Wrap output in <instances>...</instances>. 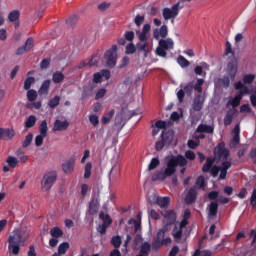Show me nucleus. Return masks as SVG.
<instances>
[{
    "mask_svg": "<svg viewBox=\"0 0 256 256\" xmlns=\"http://www.w3.org/2000/svg\"><path fill=\"white\" fill-rule=\"evenodd\" d=\"M113 115H115V110L107 111L102 117L103 125H107V123H109L111 119H113Z\"/></svg>",
    "mask_w": 256,
    "mask_h": 256,
    "instance_id": "a878e982",
    "label": "nucleus"
},
{
    "mask_svg": "<svg viewBox=\"0 0 256 256\" xmlns=\"http://www.w3.org/2000/svg\"><path fill=\"white\" fill-rule=\"evenodd\" d=\"M151 31V24H144L142 31H136L139 41H147V35Z\"/></svg>",
    "mask_w": 256,
    "mask_h": 256,
    "instance_id": "dca6fc26",
    "label": "nucleus"
},
{
    "mask_svg": "<svg viewBox=\"0 0 256 256\" xmlns=\"http://www.w3.org/2000/svg\"><path fill=\"white\" fill-rule=\"evenodd\" d=\"M55 181H57V172H47L42 178L41 188L43 191H49L55 185Z\"/></svg>",
    "mask_w": 256,
    "mask_h": 256,
    "instance_id": "6e6552de",
    "label": "nucleus"
},
{
    "mask_svg": "<svg viewBox=\"0 0 256 256\" xmlns=\"http://www.w3.org/2000/svg\"><path fill=\"white\" fill-rule=\"evenodd\" d=\"M185 165H187V159L185 157L181 155L172 156L159 171H156L152 175V181H165V179L173 177L178 166L183 167L180 173L184 175L186 171Z\"/></svg>",
    "mask_w": 256,
    "mask_h": 256,
    "instance_id": "f03ea898",
    "label": "nucleus"
},
{
    "mask_svg": "<svg viewBox=\"0 0 256 256\" xmlns=\"http://www.w3.org/2000/svg\"><path fill=\"white\" fill-rule=\"evenodd\" d=\"M25 49L28 50V51H31L32 47H33V38H28L26 40V43H25Z\"/></svg>",
    "mask_w": 256,
    "mask_h": 256,
    "instance_id": "69168bd1",
    "label": "nucleus"
},
{
    "mask_svg": "<svg viewBox=\"0 0 256 256\" xmlns=\"http://www.w3.org/2000/svg\"><path fill=\"white\" fill-rule=\"evenodd\" d=\"M135 51H137V47H135V44L129 43L126 46V55H133V53H135Z\"/></svg>",
    "mask_w": 256,
    "mask_h": 256,
    "instance_id": "de8ad7c7",
    "label": "nucleus"
},
{
    "mask_svg": "<svg viewBox=\"0 0 256 256\" xmlns=\"http://www.w3.org/2000/svg\"><path fill=\"white\" fill-rule=\"evenodd\" d=\"M124 37H125V40H126V41H133V39H135V32H133V31H127V32L124 34Z\"/></svg>",
    "mask_w": 256,
    "mask_h": 256,
    "instance_id": "052dcab7",
    "label": "nucleus"
},
{
    "mask_svg": "<svg viewBox=\"0 0 256 256\" xmlns=\"http://www.w3.org/2000/svg\"><path fill=\"white\" fill-rule=\"evenodd\" d=\"M109 226H107V224H100L98 227H97V231L100 232L101 235H105V233H107V228Z\"/></svg>",
    "mask_w": 256,
    "mask_h": 256,
    "instance_id": "e2e57ef3",
    "label": "nucleus"
},
{
    "mask_svg": "<svg viewBox=\"0 0 256 256\" xmlns=\"http://www.w3.org/2000/svg\"><path fill=\"white\" fill-rule=\"evenodd\" d=\"M213 131H215L213 126H209L207 124H200L197 128L198 133H213Z\"/></svg>",
    "mask_w": 256,
    "mask_h": 256,
    "instance_id": "5701e85b",
    "label": "nucleus"
},
{
    "mask_svg": "<svg viewBox=\"0 0 256 256\" xmlns=\"http://www.w3.org/2000/svg\"><path fill=\"white\" fill-rule=\"evenodd\" d=\"M27 99L30 102H33L37 99V91L35 90H28L27 92Z\"/></svg>",
    "mask_w": 256,
    "mask_h": 256,
    "instance_id": "49530a36",
    "label": "nucleus"
},
{
    "mask_svg": "<svg viewBox=\"0 0 256 256\" xmlns=\"http://www.w3.org/2000/svg\"><path fill=\"white\" fill-rule=\"evenodd\" d=\"M111 77V72L109 70H101L93 76L94 83H102V81H107Z\"/></svg>",
    "mask_w": 256,
    "mask_h": 256,
    "instance_id": "4468645a",
    "label": "nucleus"
},
{
    "mask_svg": "<svg viewBox=\"0 0 256 256\" xmlns=\"http://www.w3.org/2000/svg\"><path fill=\"white\" fill-rule=\"evenodd\" d=\"M129 225H133L134 226V231L135 233H139V231H141V221H137L135 219H130L129 220Z\"/></svg>",
    "mask_w": 256,
    "mask_h": 256,
    "instance_id": "c9c22d12",
    "label": "nucleus"
},
{
    "mask_svg": "<svg viewBox=\"0 0 256 256\" xmlns=\"http://www.w3.org/2000/svg\"><path fill=\"white\" fill-rule=\"evenodd\" d=\"M33 83H35V78L33 77H28L25 82H24V89L26 91H29L31 89V85H33Z\"/></svg>",
    "mask_w": 256,
    "mask_h": 256,
    "instance_id": "79ce46f5",
    "label": "nucleus"
},
{
    "mask_svg": "<svg viewBox=\"0 0 256 256\" xmlns=\"http://www.w3.org/2000/svg\"><path fill=\"white\" fill-rule=\"evenodd\" d=\"M233 123V114L228 113L224 118V125H231Z\"/></svg>",
    "mask_w": 256,
    "mask_h": 256,
    "instance_id": "0e129e2a",
    "label": "nucleus"
},
{
    "mask_svg": "<svg viewBox=\"0 0 256 256\" xmlns=\"http://www.w3.org/2000/svg\"><path fill=\"white\" fill-rule=\"evenodd\" d=\"M48 131H49V127L47 126V120H43L39 126V133L40 135L47 137Z\"/></svg>",
    "mask_w": 256,
    "mask_h": 256,
    "instance_id": "c756f323",
    "label": "nucleus"
},
{
    "mask_svg": "<svg viewBox=\"0 0 256 256\" xmlns=\"http://www.w3.org/2000/svg\"><path fill=\"white\" fill-rule=\"evenodd\" d=\"M136 49H138L139 51H143V53H149L146 41H141L140 43H138Z\"/></svg>",
    "mask_w": 256,
    "mask_h": 256,
    "instance_id": "a19ab883",
    "label": "nucleus"
},
{
    "mask_svg": "<svg viewBox=\"0 0 256 256\" xmlns=\"http://www.w3.org/2000/svg\"><path fill=\"white\" fill-rule=\"evenodd\" d=\"M99 218L102 219L104 225H107L108 227L111 225V218L108 214L101 212Z\"/></svg>",
    "mask_w": 256,
    "mask_h": 256,
    "instance_id": "ea45409f",
    "label": "nucleus"
},
{
    "mask_svg": "<svg viewBox=\"0 0 256 256\" xmlns=\"http://www.w3.org/2000/svg\"><path fill=\"white\" fill-rule=\"evenodd\" d=\"M237 71H239V63L237 60H232L226 67V77L222 80L224 87H229L231 81H235L237 77Z\"/></svg>",
    "mask_w": 256,
    "mask_h": 256,
    "instance_id": "20e7f679",
    "label": "nucleus"
},
{
    "mask_svg": "<svg viewBox=\"0 0 256 256\" xmlns=\"http://www.w3.org/2000/svg\"><path fill=\"white\" fill-rule=\"evenodd\" d=\"M51 237L58 239V237H63V231L59 227H54L50 230Z\"/></svg>",
    "mask_w": 256,
    "mask_h": 256,
    "instance_id": "473e14b6",
    "label": "nucleus"
},
{
    "mask_svg": "<svg viewBox=\"0 0 256 256\" xmlns=\"http://www.w3.org/2000/svg\"><path fill=\"white\" fill-rule=\"evenodd\" d=\"M94 65H97V59L95 58L86 60L82 63V67H94Z\"/></svg>",
    "mask_w": 256,
    "mask_h": 256,
    "instance_id": "3c124183",
    "label": "nucleus"
},
{
    "mask_svg": "<svg viewBox=\"0 0 256 256\" xmlns=\"http://www.w3.org/2000/svg\"><path fill=\"white\" fill-rule=\"evenodd\" d=\"M74 167H75V164L73 163V161L65 162L62 165V169H63L64 173H73Z\"/></svg>",
    "mask_w": 256,
    "mask_h": 256,
    "instance_id": "cd10ccee",
    "label": "nucleus"
},
{
    "mask_svg": "<svg viewBox=\"0 0 256 256\" xmlns=\"http://www.w3.org/2000/svg\"><path fill=\"white\" fill-rule=\"evenodd\" d=\"M175 49V41L172 38L160 39L156 53L159 57H167V51H173Z\"/></svg>",
    "mask_w": 256,
    "mask_h": 256,
    "instance_id": "39448f33",
    "label": "nucleus"
},
{
    "mask_svg": "<svg viewBox=\"0 0 256 256\" xmlns=\"http://www.w3.org/2000/svg\"><path fill=\"white\" fill-rule=\"evenodd\" d=\"M253 81H255V74H245L242 77V80H239L234 84V89H236V91H245L244 93L246 94L251 93V90L247 85H251Z\"/></svg>",
    "mask_w": 256,
    "mask_h": 256,
    "instance_id": "423d86ee",
    "label": "nucleus"
},
{
    "mask_svg": "<svg viewBox=\"0 0 256 256\" xmlns=\"http://www.w3.org/2000/svg\"><path fill=\"white\" fill-rule=\"evenodd\" d=\"M247 95H251L250 96L251 104L253 105V107H256V88H253L252 90H250V93H248Z\"/></svg>",
    "mask_w": 256,
    "mask_h": 256,
    "instance_id": "8fccbe9b",
    "label": "nucleus"
},
{
    "mask_svg": "<svg viewBox=\"0 0 256 256\" xmlns=\"http://www.w3.org/2000/svg\"><path fill=\"white\" fill-rule=\"evenodd\" d=\"M203 83L204 80L203 79H198L197 83L193 86L194 91H197V93H202L203 91Z\"/></svg>",
    "mask_w": 256,
    "mask_h": 256,
    "instance_id": "a18cd8bd",
    "label": "nucleus"
},
{
    "mask_svg": "<svg viewBox=\"0 0 256 256\" xmlns=\"http://www.w3.org/2000/svg\"><path fill=\"white\" fill-rule=\"evenodd\" d=\"M33 142V134H28L22 144V147L27 148Z\"/></svg>",
    "mask_w": 256,
    "mask_h": 256,
    "instance_id": "c03bdc74",
    "label": "nucleus"
},
{
    "mask_svg": "<svg viewBox=\"0 0 256 256\" xmlns=\"http://www.w3.org/2000/svg\"><path fill=\"white\" fill-rule=\"evenodd\" d=\"M51 85V80H45L42 84V86L39 89L40 95H47V92L49 91V87Z\"/></svg>",
    "mask_w": 256,
    "mask_h": 256,
    "instance_id": "bb28decb",
    "label": "nucleus"
},
{
    "mask_svg": "<svg viewBox=\"0 0 256 256\" xmlns=\"http://www.w3.org/2000/svg\"><path fill=\"white\" fill-rule=\"evenodd\" d=\"M67 129H69V121L56 120L54 122L53 131H67Z\"/></svg>",
    "mask_w": 256,
    "mask_h": 256,
    "instance_id": "f3484780",
    "label": "nucleus"
},
{
    "mask_svg": "<svg viewBox=\"0 0 256 256\" xmlns=\"http://www.w3.org/2000/svg\"><path fill=\"white\" fill-rule=\"evenodd\" d=\"M99 211V201L97 200H92L89 205V214L90 215H95Z\"/></svg>",
    "mask_w": 256,
    "mask_h": 256,
    "instance_id": "393cba45",
    "label": "nucleus"
},
{
    "mask_svg": "<svg viewBox=\"0 0 256 256\" xmlns=\"http://www.w3.org/2000/svg\"><path fill=\"white\" fill-rule=\"evenodd\" d=\"M181 89L177 92V97L179 100V103H183V99L185 97V93L186 95H193V82L188 83L185 87H184V91H183V85L180 86Z\"/></svg>",
    "mask_w": 256,
    "mask_h": 256,
    "instance_id": "ddd939ff",
    "label": "nucleus"
},
{
    "mask_svg": "<svg viewBox=\"0 0 256 256\" xmlns=\"http://www.w3.org/2000/svg\"><path fill=\"white\" fill-rule=\"evenodd\" d=\"M93 165L91 164V162H88L85 166V173H84V178L85 179H89L91 177V169H92Z\"/></svg>",
    "mask_w": 256,
    "mask_h": 256,
    "instance_id": "09e8293b",
    "label": "nucleus"
},
{
    "mask_svg": "<svg viewBox=\"0 0 256 256\" xmlns=\"http://www.w3.org/2000/svg\"><path fill=\"white\" fill-rule=\"evenodd\" d=\"M80 193H81L82 197H87V193H89V185L81 184Z\"/></svg>",
    "mask_w": 256,
    "mask_h": 256,
    "instance_id": "4d7b16f0",
    "label": "nucleus"
},
{
    "mask_svg": "<svg viewBox=\"0 0 256 256\" xmlns=\"http://www.w3.org/2000/svg\"><path fill=\"white\" fill-rule=\"evenodd\" d=\"M63 79H65V76L63 75V73L55 72L53 74L52 80L54 81V83H61V81H63Z\"/></svg>",
    "mask_w": 256,
    "mask_h": 256,
    "instance_id": "58836bf2",
    "label": "nucleus"
},
{
    "mask_svg": "<svg viewBox=\"0 0 256 256\" xmlns=\"http://www.w3.org/2000/svg\"><path fill=\"white\" fill-rule=\"evenodd\" d=\"M4 137H7V139H13V137H15V131L13 129H5Z\"/></svg>",
    "mask_w": 256,
    "mask_h": 256,
    "instance_id": "680f3d73",
    "label": "nucleus"
},
{
    "mask_svg": "<svg viewBox=\"0 0 256 256\" xmlns=\"http://www.w3.org/2000/svg\"><path fill=\"white\" fill-rule=\"evenodd\" d=\"M59 101H60V98L58 96H56L50 100L48 105H49V107H51V109H53V108L57 107V105H59Z\"/></svg>",
    "mask_w": 256,
    "mask_h": 256,
    "instance_id": "13d9d810",
    "label": "nucleus"
},
{
    "mask_svg": "<svg viewBox=\"0 0 256 256\" xmlns=\"http://www.w3.org/2000/svg\"><path fill=\"white\" fill-rule=\"evenodd\" d=\"M111 243L116 249H119L121 247V236H113Z\"/></svg>",
    "mask_w": 256,
    "mask_h": 256,
    "instance_id": "37998d69",
    "label": "nucleus"
},
{
    "mask_svg": "<svg viewBox=\"0 0 256 256\" xmlns=\"http://www.w3.org/2000/svg\"><path fill=\"white\" fill-rule=\"evenodd\" d=\"M119 175H121V170H119V168H116L115 166H113L109 172L110 183H115V181H117V179H119Z\"/></svg>",
    "mask_w": 256,
    "mask_h": 256,
    "instance_id": "aec40b11",
    "label": "nucleus"
},
{
    "mask_svg": "<svg viewBox=\"0 0 256 256\" xmlns=\"http://www.w3.org/2000/svg\"><path fill=\"white\" fill-rule=\"evenodd\" d=\"M197 198V187H192L187 195H186V203H193V201Z\"/></svg>",
    "mask_w": 256,
    "mask_h": 256,
    "instance_id": "412c9836",
    "label": "nucleus"
},
{
    "mask_svg": "<svg viewBox=\"0 0 256 256\" xmlns=\"http://www.w3.org/2000/svg\"><path fill=\"white\" fill-rule=\"evenodd\" d=\"M203 103H205V98L201 95L196 96L192 104V109H194V111H201V109H203Z\"/></svg>",
    "mask_w": 256,
    "mask_h": 256,
    "instance_id": "6ab92c4d",
    "label": "nucleus"
},
{
    "mask_svg": "<svg viewBox=\"0 0 256 256\" xmlns=\"http://www.w3.org/2000/svg\"><path fill=\"white\" fill-rule=\"evenodd\" d=\"M170 202L171 199L169 197H158L157 205H159V207H167Z\"/></svg>",
    "mask_w": 256,
    "mask_h": 256,
    "instance_id": "7c9ffc66",
    "label": "nucleus"
},
{
    "mask_svg": "<svg viewBox=\"0 0 256 256\" xmlns=\"http://www.w3.org/2000/svg\"><path fill=\"white\" fill-rule=\"evenodd\" d=\"M247 90H239V93L229 100L228 105H231V107H239L241 105V99H243V95H247L246 93Z\"/></svg>",
    "mask_w": 256,
    "mask_h": 256,
    "instance_id": "2eb2a0df",
    "label": "nucleus"
},
{
    "mask_svg": "<svg viewBox=\"0 0 256 256\" xmlns=\"http://www.w3.org/2000/svg\"><path fill=\"white\" fill-rule=\"evenodd\" d=\"M31 235V230L27 227H22L14 230L8 237V252L12 255H19L21 247L25 245L27 239Z\"/></svg>",
    "mask_w": 256,
    "mask_h": 256,
    "instance_id": "7ed1b4c3",
    "label": "nucleus"
},
{
    "mask_svg": "<svg viewBox=\"0 0 256 256\" xmlns=\"http://www.w3.org/2000/svg\"><path fill=\"white\" fill-rule=\"evenodd\" d=\"M177 63L180 67H189V62L183 56L178 57Z\"/></svg>",
    "mask_w": 256,
    "mask_h": 256,
    "instance_id": "6e6d98bb",
    "label": "nucleus"
},
{
    "mask_svg": "<svg viewBox=\"0 0 256 256\" xmlns=\"http://www.w3.org/2000/svg\"><path fill=\"white\" fill-rule=\"evenodd\" d=\"M106 93H107V89H105V88L99 89L95 95L96 101H99V99H103V97H105Z\"/></svg>",
    "mask_w": 256,
    "mask_h": 256,
    "instance_id": "603ef678",
    "label": "nucleus"
},
{
    "mask_svg": "<svg viewBox=\"0 0 256 256\" xmlns=\"http://www.w3.org/2000/svg\"><path fill=\"white\" fill-rule=\"evenodd\" d=\"M104 61L107 67H115L117 65V45H113L104 54Z\"/></svg>",
    "mask_w": 256,
    "mask_h": 256,
    "instance_id": "1a4fd4ad",
    "label": "nucleus"
},
{
    "mask_svg": "<svg viewBox=\"0 0 256 256\" xmlns=\"http://www.w3.org/2000/svg\"><path fill=\"white\" fill-rule=\"evenodd\" d=\"M89 121L94 127H97L99 125V116L92 114L89 116Z\"/></svg>",
    "mask_w": 256,
    "mask_h": 256,
    "instance_id": "5fc2aeb1",
    "label": "nucleus"
},
{
    "mask_svg": "<svg viewBox=\"0 0 256 256\" xmlns=\"http://www.w3.org/2000/svg\"><path fill=\"white\" fill-rule=\"evenodd\" d=\"M37 123V116L35 115H30L26 118L25 121V128L26 129H31V127H35V124Z\"/></svg>",
    "mask_w": 256,
    "mask_h": 256,
    "instance_id": "4be33fe9",
    "label": "nucleus"
},
{
    "mask_svg": "<svg viewBox=\"0 0 256 256\" xmlns=\"http://www.w3.org/2000/svg\"><path fill=\"white\" fill-rule=\"evenodd\" d=\"M162 141L165 143V145H169L173 142V132H168L165 134V131L161 133Z\"/></svg>",
    "mask_w": 256,
    "mask_h": 256,
    "instance_id": "b1692460",
    "label": "nucleus"
},
{
    "mask_svg": "<svg viewBox=\"0 0 256 256\" xmlns=\"http://www.w3.org/2000/svg\"><path fill=\"white\" fill-rule=\"evenodd\" d=\"M159 163V158H152L148 166V171H153L154 169H157L159 167Z\"/></svg>",
    "mask_w": 256,
    "mask_h": 256,
    "instance_id": "e433bc0d",
    "label": "nucleus"
},
{
    "mask_svg": "<svg viewBox=\"0 0 256 256\" xmlns=\"http://www.w3.org/2000/svg\"><path fill=\"white\" fill-rule=\"evenodd\" d=\"M157 129H167V122L159 120L156 122Z\"/></svg>",
    "mask_w": 256,
    "mask_h": 256,
    "instance_id": "338daca9",
    "label": "nucleus"
},
{
    "mask_svg": "<svg viewBox=\"0 0 256 256\" xmlns=\"http://www.w3.org/2000/svg\"><path fill=\"white\" fill-rule=\"evenodd\" d=\"M239 133H241V126L237 124L233 130V138L230 142V147H237V144L240 141Z\"/></svg>",
    "mask_w": 256,
    "mask_h": 256,
    "instance_id": "a211bd4d",
    "label": "nucleus"
},
{
    "mask_svg": "<svg viewBox=\"0 0 256 256\" xmlns=\"http://www.w3.org/2000/svg\"><path fill=\"white\" fill-rule=\"evenodd\" d=\"M162 216L164 217L163 223L166 225V227H169V225H173L175 221H177V214L173 210H167L162 212Z\"/></svg>",
    "mask_w": 256,
    "mask_h": 256,
    "instance_id": "9b49d317",
    "label": "nucleus"
},
{
    "mask_svg": "<svg viewBox=\"0 0 256 256\" xmlns=\"http://www.w3.org/2000/svg\"><path fill=\"white\" fill-rule=\"evenodd\" d=\"M217 209H219V204L217 202H211L209 205V217H215L217 215Z\"/></svg>",
    "mask_w": 256,
    "mask_h": 256,
    "instance_id": "c85d7f7f",
    "label": "nucleus"
},
{
    "mask_svg": "<svg viewBox=\"0 0 256 256\" xmlns=\"http://www.w3.org/2000/svg\"><path fill=\"white\" fill-rule=\"evenodd\" d=\"M169 35V28L167 25H162L160 28H155L153 30V37L156 41H161V39H165Z\"/></svg>",
    "mask_w": 256,
    "mask_h": 256,
    "instance_id": "f8f14e48",
    "label": "nucleus"
},
{
    "mask_svg": "<svg viewBox=\"0 0 256 256\" xmlns=\"http://www.w3.org/2000/svg\"><path fill=\"white\" fill-rule=\"evenodd\" d=\"M148 201L151 205H155L159 201V196L157 194H152L148 197Z\"/></svg>",
    "mask_w": 256,
    "mask_h": 256,
    "instance_id": "bf43d9fd",
    "label": "nucleus"
},
{
    "mask_svg": "<svg viewBox=\"0 0 256 256\" xmlns=\"http://www.w3.org/2000/svg\"><path fill=\"white\" fill-rule=\"evenodd\" d=\"M215 158H207L203 165L202 171L207 173L211 171L213 177H217L220 171V179L227 177V170L231 167V160L229 158V150L223 144H218L214 150Z\"/></svg>",
    "mask_w": 256,
    "mask_h": 256,
    "instance_id": "f257e3e1",
    "label": "nucleus"
},
{
    "mask_svg": "<svg viewBox=\"0 0 256 256\" xmlns=\"http://www.w3.org/2000/svg\"><path fill=\"white\" fill-rule=\"evenodd\" d=\"M6 163L8 164L9 167H11L12 169H15V167H17L19 163V160H17V158L13 156H9L6 160Z\"/></svg>",
    "mask_w": 256,
    "mask_h": 256,
    "instance_id": "72a5a7b5",
    "label": "nucleus"
},
{
    "mask_svg": "<svg viewBox=\"0 0 256 256\" xmlns=\"http://www.w3.org/2000/svg\"><path fill=\"white\" fill-rule=\"evenodd\" d=\"M250 204L252 205V207H256V188L252 192Z\"/></svg>",
    "mask_w": 256,
    "mask_h": 256,
    "instance_id": "774afa93",
    "label": "nucleus"
},
{
    "mask_svg": "<svg viewBox=\"0 0 256 256\" xmlns=\"http://www.w3.org/2000/svg\"><path fill=\"white\" fill-rule=\"evenodd\" d=\"M167 231H169L167 226H164L162 229H160L158 231V233H157V241H158V243H160L163 239H165V233H167Z\"/></svg>",
    "mask_w": 256,
    "mask_h": 256,
    "instance_id": "f704fd0d",
    "label": "nucleus"
},
{
    "mask_svg": "<svg viewBox=\"0 0 256 256\" xmlns=\"http://www.w3.org/2000/svg\"><path fill=\"white\" fill-rule=\"evenodd\" d=\"M45 137L47 136H43V134H39L35 137V145L37 147H41V145H43V141L45 140Z\"/></svg>",
    "mask_w": 256,
    "mask_h": 256,
    "instance_id": "864d4df0",
    "label": "nucleus"
},
{
    "mask_svg": "<svg viewBox=\"0 0 256 256\" xmlns=\"http://www.w3.org/2000/svg\"><path fill=\"white\" fill-rule=\"evenodd\" d=\"M68 249H69V243L64 242V243L60 244L58 247L59 255H65V253H67Z\"/></svg>",
    "mask_w": 256,
    "mask_h": 256,
    "instance_id": "4c0bfd02",
    "label": "nucleus"
},
{
    "mask_svg": "<svg viewBox=\"0 0 256 256\" xmlns=\"http://www.w3.org/2000/svg\"><path fill=\"white\" fill-rule=\"evenodd\" d=\"M180 9H183V4L181 2H177L172 5L170 8L166 7L162 10V17L165 21L175 20V18L179 15Z\"/></svg>",
    "mask_w": 256,
    "mask_h": 256,
    "instance_id": "0eeeda50",
    "label": "nucleus"
},
{
    "mask_svg": "<svg viewBox=\"0 0 256 256\" xmlns=\"http://www.w3.org/2000/svg\"><path fill=\"white\" fill-rule=\"evenodd\" d=\"M185 227V221L175 224L172 235L177 243H181V240L184 237L183 232L185 231Z\"/></svg>",
    "mask_w": 256,
    "mask_h": 256,
    "instance_id": "9d476101",
    "label": "nucleus"
},
{
    "mask_svg": "<svg viewBox=\"0 0 256 256\" xmlns=\"http://www.w3.org/2000/svg\"><path fill=\"white\" fill-rule=\"evenodd\" d=\"M20 15L21 14H20L19 10H14L8 14V20L11 23H14V21H17V19H19Z\"/></svg>",
    "mask_w": 256,
    "mask_h": 256,
    "instance_id": "2f4dec72",
    "label": "nucleus"
}]
</instances>
